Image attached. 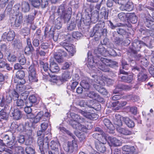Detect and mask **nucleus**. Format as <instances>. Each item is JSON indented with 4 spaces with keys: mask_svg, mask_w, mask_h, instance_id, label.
<instances>
[{
    "mask_svg": "<svg viewBox=\"0 0 154 154\" xmlns=\"http://www.w3.org/2000/svg\"><path fill=\"white\" fill-rule=\"evenodd\" d=\"M40 64L41 67L43 68L44 71L46 72L45 73L43 72H42L43 75V79H47L48 78L50 73L49 72V68L48 67V63H44L42 61L40 62Z\"/></svg>",
    "mask_w": 154,
    "mask_h": 154,
    "instance_id": "obj_14",
    "label": "nucleus"
},
{
    "mask_svg": "<svg viewBox=\"0 0 154 154\" xmlns=\"http://www.w3.org/2000/svg\"><path fill=\"white\" fill-rule=\"evenodd\" d=\"M25 76V73L24 71L20 70L18 71L16 74V76L17 79H19L17 82H18V83H21L22 84H24L26 81L23 79Z\"/></svg>",
    "mask_w": 154,
    "mask_h": 154,
    "instance_id": "obj_18",
    "label": "nucleus"
},
{
    "mask_svg": "<svg viewBox=\"0 0 154 154\" xmlns=\"http://www.w3.org/2000/svg\"><path fill=\"white\" fill-rule=\"evenodd\" d=\"M42 112V115L39 118V121L42 120L43 121H45L48 119V117L50 116L49 113L48 112H45L44 113L43 111H40L39 112Z\"/></svg>",
    "mask_w": 154,
    "mask_h": 154,
    "instance_id": "obj_46",
    "label": "nucleus"
},
{
    "mask_svg": "<svg viewBox=\"0 0 154 154\" xmlns=\"http://www.w3.org/2000/svg\"><path fill=\"white\" fill-rule=\"evenodd\" d=\"M64 9V6L61 5L59 7L57 12L61 18L63 19L65 21H67L70 19L71 12L70 11H65Z\"/></svg>",
    "mask_w": 154,
    "mask_h": 154,
    "instance_id": "obj_8",
    "label": "nucleus"
},
{
    "mask_svg": "<svg viewBox=\"0 0 154 154\" xmlns=\"http://www.w3.org/2000/svg\"><path fill=\"white\" fill-rule=\"evenodd\" d=\"M98 58L100 59V61L97 62L95 60H92L91 62H89L87 66L89 68L93 69L94 67V63H95L96 64L97 67L99 69L103 72H106L109 71V69L107 65H106V63H109L108 65L112 68L118 66V63L116 61H112L110 60L104 58Z\"/></svg>",
    "mask_w": 154,
    "mask_h": 154,
    "instance_id": "obj_1",
    "label": "nucleus"
},
{
    "mask_svg": "<svg viewBox=\"0 0 154 154\" xmlns=\"http://www.w3.org/2000/svg\"><path fill=\"white\" fill-rule=\"evenodd\" d=\"M49 146L51 150L48 151L49 154H59V148L60 146V143L58 141H51L49 144Z\"/></svg>",
    "mask_w": 154,
    "mask_h": 154,
    "instance_id": "obj_10",
    "label": "nucleus"
},
{
    "mask_svg": "<svg viewBox=\"0 0 154 154\" xmlns=\"http://www.w3.org/2000/svg\"><path fill=\"white\" fill-rule=\"evenodd\" d=\"M78 147L77 144L74 140H72V142H66L63 145L64 150L69 153H72L74 150H76Z\"/></svg>",
    "mask_w": 154,
    "mask_h": 154,
    "instance_id": "obj_6",
    "label": "nucleus"
},
{
    "mask_svg": "<svg viewBox=\"0 0 154 154\" xmlns=\"http://www.w3.org/2000/svg\"><path fill=\"white\" fill-rule=\"evenodd\" d=\"M108 14L109 12L105 8H103L101 9L100 15L101 16V18L104 17L105 19H107Z\"/></svg>",
    "mask_w": 154,
    "mask_h": 154,
    "instance_id": "obj_42",
    "label": "nucleus"
},
{
    "mask_svg": "<svg viewBox=\"0 0 154 154\" xmlns=\"http://www.w3.org/2000/svg\"><path fill=\"white\" fill-rule=\"evenodd\" d=\"M109 141L111 146H120L121 145V141L116 138L109 137Z\"/></svg>",
    "mask_w": 154,
    "mask_h": 154,
    "instance_id": "obj_32",
    "label": "nucleus"
},
{
    "mask_svg": "<svg viewBox=\"0 0 154 154\" xmlns=\"http://www.w3.org/2000/svg\"><path fill=\"white\" fill-rule=\"evenodd\" d=\"M124 122L129 128H132L134 126V122L128 117L125 118Z\"/></svg>",
    "mask_w": 154,
    "mask_h": 154,
    "instance_id": "obj_39",
    "label": "nucleus"
},
{
    "mask_svg": "<svg viewBox=\"0 0 154 154\" xmlns=\"http://www.w3.org/2000/svg\"><path fill=\"white\" fill-rule=\"evenodd\" d=\"M129 14V13H125L121 12L118 14V17L121 20L124 22L128 19Z\"/></svg>",
    "mask_w": 154,
    "mask_h": 154,
    "instance_id": "obj_36",
    "label": "nucleus"
},
{
    "mask_svg": "<svg viewBox=\"0 0 154 154\" xmlns=\"http://www.w3.org/2000/svg\"><path fill=\"white\" fill-rule=\"evenodd\" d=\"M15 83L17 82L16 85V90L18 92H21L23 91L26 89L25 86L23 85L24 84H22L21 83H18V82H16V79H14Z\"/></svg>",
    "mask_w": 154,
    "mask_h": 154,
    "instance_id": "obj_37",
    "label": "nucleus"
},
{
    "mask_svg": "<svg viewBox=\"0 0 154 154\" xmlns=\"http://www.w3.org/2000/svg\"><path fill=\"white\" fill-rule=\"evenodd\" d=\"M103 123L104 125L109 129H111V127L112 126L110 121L108 119H105L103 120Z\"/></svg>",
    "mask_w": 154,
    "mask_h": 154,
    "instance_id": "obj_48",
    "label": "nucleus"
},
{
    "mask_svg": "<svg viewBox=\"0 0 154 154\" xmlns=\"http://www.w3.org/2000/svg\"><path fill=\"white\" fill-rule=\"evenodd\" d=\"M70 116L72 119V121L70 122L72 126V123L76 124V123H79V122L82 123L85 121L84 119L81 117L79 115L74 113H70Z\"/></svg>",
    "mask_w": 154,
    "mask_h": 154,
    "instance_id": "obj_13",
    "label": "nucleus"
},
{
    "mask_svg": "<svg viewBox=\"0 0 154 154\" xmlns=\"http://www.w3.org/2000/svg\"><path fill=\"white\" fill-rule=\"evenodd\" d=\"M26 102L24 100L20 99L17 100L16 102L17 105L18 106L20 107V108L23 107V106H25L26 104Z\"/></svg>",
    "mask_w": 154,
    "mask_h": 154,
    "instance_id": "obj_49",
    "label": "nucleus"
},
{
    "mask_svg": "<svg viewBox=\"0 0 154 154\" xmlns=\"http://www.w3.org/2000/svg\"><path fill=\"white\" fill-rule=\"evenodd\" d=\"M37 143L39 146V149L45 147V144L43 142V137H39L38 138L37 140Z\"/></svg>",
    "mask_w": 154,
    "mask_h": 154,
    "instance_id": "obj_47",
    "label": "nucleus"
},
{
    "mask_svg": "<svg viewBox=\"0 0 154 154\" xmlns=\"http://www.w3.org/2000/svg\"><path fill=\"white\" fill-rule=\"evenodd\" d=\"M92 77L91 80L93 81L92 84L94 87L100 93L106 94L107 93L106 90L103 87L104 83L100 80V77L97 75H93Z\"/></svg>",
    "mask_w": 154,
    "mask_h": 154,
    "instance_id": "obj_2",
    "label": "nucleus"
},
{
    "mask_svg": "<svg viewBox=\"0 0 154 154\" xmlns=\"http://www.w3.org/2000/svg\"><path fill=\"white\" fill-rule=\"evenodd\" d=\"M21 125H19L16 122H13L11 126V128L13 129H17L18 130H19V128L22 127Z\"/></svg>",
    "mask_w": 154,
    "mask_h": 154,
    "instance_id": "obj_53",
    "label": "nucleus"
},
{
    "mask_svg": "<svg viewBox=\"0 0 154 154\" xmlns=\"http://www.w3.org/2000/svg\"><path fill=\"white\" fill-rule=\"evenodd\" d=\"M82 36V34L79 32H74L72 33L73 38L77 39H79Z\"/></svg>",
    "mask_w": 154,
    "mask_h": 154,
    "instance_id": "obj_59",
    "label": "nucleus"
},
{
    "mask_svg": "<svg viewBox=\"0 0 154 154\" xmlns=\"http://www.w3.org/2000/svg\"><path fill=\"white\" fill-rule=\"evenodd\" d=\"M14 137V136L13 134H10L9 135L4 134L3 135V139L4 141H6L7 142Z\"/></svg>",
    "mask_w": 154,
    "mask_h": 154,
    "instance_id": "obj_55",
    "label": "nucleus"
},
{
    "mask_svg": "<svg viewBox=\"0 0 154 154\" xmlns=\"http://www.w3.org/2000/svg\"><path fill=\"white\" fill-rule=\"evenodd\" d=\"M94 53L96 54V56H94V59L89 60V58L88 60V63H90L92 61V60H95L96 61L98 62L100 61V59H99L98 57L102 58L100 57L98 54H100L104 57H107L109 55L108 53V51H107L105 48L102 45H99V47L97 49L94 50Z\"/></svg>",
    "mask_w": 154,
    "mask_h": 154,
    "instance_id": "obj_5",
    "label": "nucleus"
},
{
    "mask_svg": "<svg viewBox=\"0 0 154 154\" xmlns=\"http://www.w3.org/2000/svg\"><path fill=\"white\" fill-rule=\"evenodd\" d=\"M9 107L8 105L6 104L0 111V119H5L7 118V115L6 111L9 109Z\"/></svg>",
    "mask_w": 154,
    "mask_h": 154,
    "instance_id": "obj_28",
    "label": "nucleus"
},
{
    "mask_svg": "<svg viewBox=\"0 0 154 154\" xmlns=\"http://www.w3.org/2000/svg\"><path fill=\"white\" fill-rule=\"evenodd\" d=\"M34 51V49L32 46H27L24 50L25 53L27 55L32 54Z\"/></svg>",
    "mask_w": 154,
    "mask_h": 154,
    "instance_id": "obj_44",
    "label": "nucleus"
},
{
    "mask_svg": "<svg viewBox=\"0 0 154 154\" xmlns=\"http://www.w3.org/2000/svg\"><path fill=\"white\" fill-rule=\"evenodd\" d=\"M145 26L150 30L154 29V22L151 20L146 19L144 22Z\"/></svg>",
    "mask_w": 154,
    "mask_h": 154,
    "instance_id": "obj_33",
    "label": "nucleus"
},
{
    "mask_svg": "<svg viewBox=\"0 0 154 154\" xmlns=\"http://www.w3.org/2000/svg\"><path fill=\"white\" fill-rule=\"evenodd\" d=\"M71 76V74L70 72H66L63 74L62 78L63 80L66 81L70 78Z\"/></svg>",
    "mask_w": 154,
    "mask_h": 154,
    "instance_id": "obj_50",
    "label": "nucleus"
},
{
    "mask_svg": "<svg viewBox=\"0 0 154 154\" xmlns=\"http://www.w3.org/2000/svg\"><path fill=\"white\" fill-rule=\"evenodd\" d=\"M25 151L27 154H35V149L30 146L26 147Z\"/></svg>",
    "mask_w": 154,
    "mask_h": 154,
    "instance_id": "obj_51",
    "label": "nucleus"
},
{
    "mask_svg": "<svg viewBox=\"0 0 154 154\" xmlns=\"http://www.w3.org/2000/svg\"><path fill=\"white\" fill-rule=\"evenodd\" d=\"M122 149L123 154H134L135 152V148L133 146L125 145L122 147Z\"/></svg>",
    "mask_w": 154,
    "mask_h": 154,
    "instance_id": "obj_16",
    "label": "nucleus"
},
{
    "mask_svg": "<svg viewBox=\"0 0 154 154\" xmlns=\"http://www.w3.org/2000/svg\"><path fill=\"white\" fill-rule=\"evenodd\" d=\"M15 34L13 31H10L7 33L6 32L4 33L2 35V38L4 40H7L8 41H12L15 37Z\"/></svg>",
    "mask_w": 154,
    "mask_h": 154,
    "instance_id": "obj_17",
    "label": "nucleus"
},
{
    "mask_svg": "<svg viewBox=\"0 0 154 154\" xmlns=\"http://www.w3.org/2000/svg\"><path fill=\"white\" fill-rule=\"evenodd\" d=\"M127 87V86L126 85L119 84L116 86V88L113 91V93L114 94H117L119 92L120 90L126 88Z\"/></svg>",
    "mask_w": 154,
    "mask_h": 154,
    "instance_id": "obj_41",
    "label": "nucleus"
},
{
    "mask_svg": "<svg viewBox=\"0 0 154 154\" xmlns=\"http://www.w3.org/2000/svg\"><path fill=\"white\" fill-rule=\"evenodd\" d=\"M119 8L122 11H130L133 10L134 5L132 2H128L124 5H121Z\"/></svg>",
    "mask_w": 154,
    "mask_h": 154,
    "instance_id": "obj_19",
    "label": "nucleus"
},
{
    "mask_svg": "<svg viewBox=\"0 0 154 154\" xmlns=\"http://www.w3.org/2000/svg\"><path fill=\"white\" fill-rule=\"evenodd\" d=\"M42 112H38L36 116H35L31 112L27 114V117L28 119H31L30 121L32 125L36 124L39 122V118L42 115Z\"/></svg>",
    "mask_w": 154,
    "mask_h": 154,
    "instance_id": "obj_12",
    "label": "nucleus"
},
{
    "mask_svg": "<svg viewBox=\"0 0 154 154\" xmlns=\"http://www.w3.org/2000/svg\"><path fill=\"white\" fill-rule=\"evenodd\" d=\"M32 5L34 7L37 8L41 4L40 0H29Z\"/></svg>",
    "mask_w": 154,
    "mask_h": 154,
    "instance_id": "obj_57",
    "label": "nucleus"
},
{
    "mask_svg": "<svg viewBox=\"0 0 154 154\" xmlns=\"http://www.w3.org/2000/svg\"><path fill=\"white\" fill-rule=\"evenodd\" d=\"M14 1L13 0L11 1L9 3L7 7L6 11L8 12H10L11 10V8L14 3Z\"/></svg>",
    "mask_w": 154,
    "mask_h": 154,
    "instance_id": "obj_62",
    "label": "nucleus"
},
{
    "mask_svg": "<svg viewBox=\"0 0 154 154\" xmlns=\"http://www.w3.org/2000/svg\"><path fill=\"white\" fill-rule=\"evenodd\" d=\"M40 47H39L37 48L36 50V53L40 54L41 56H44L45 55L46 53L47 52V51H40Z\"/></svg>",
    "mask_w": 154,
    "mask_h": 154,
    "instance_id": "obj_63",
    "label": "nucleus"
},
{
    "mask_svg": "<svg viewBox=\"0 0 154 154\" xmlns=\"http://www.w3.org/2000/svg\"><path fill=\"white\" fill-rule=\"evenodd\" d=\"M19 62L21 65H23L26 62V59L23 55H21L18 58Z\"/></svg>",
    "mask_w": 154,
    "mask_h": 154,
    "instance_id": "obj_61",
    "label": "nucleus"
},
{
    "mask_svg": "<svg viewBox=\"0 0 154 154\" xmlns=\"http://www.w3.org/2000/svg\"><path fill=\"white\" fill-rule=\"evenodd\" d=\"M95 146L97 150L101 152L104 153L106 151V148L103 143L97 141L95 142Z\"/></svg>",
    "mask_w": 154,
    "mask_h": 154,
    "instance_id": "obj_24",
    "label": "nucleus"
},
{
    "mask_svg": "<svg viewBox=\"0 0 154 154\" xmlns=\"http://www.w3.org/2000/svg\"><path fill=\"white\" fill-rule=\"evenodd\" d=\"M133 70H137L140 72L137 75V81L139 83L144 82L147 79V75L146 74V70L143 68H139L137 66L134 67Z\"/></svg>",
    "mask_w": 154,
    "mask_h": 154,
    "instance_id": "obj_7",
    "label": "nucleus"
},
{
    "mask_svg": "<svg viewBox=\"0 0 154 154\" xmlns=\"http://www.w3.org/2000/svg\"><path fill=\"white\" fill-rule=\"evenodd\" d=\"M23 15L21 13L16 15L14 24L15 27H18L20 26L23 22Z\"/></svg>",
    "mask_w": 154,
    "mask_h": 154,
    "instance_id": "obj_22",
    "label": "nucleus"
},
{
    "mask_svg": "<svg viewBox=\"0 0 154 154\" xmlns=\"http://www.w3.org/2000/svg\"><path fill=\"white\" fill-rule=\"evenodd\" d=\"M119 80L121 81L130 83L131 82L133 79V75H120L119 76Z\"/></svg>",
    "mask_w": 154,
    "mask_h": 154,
    "instance_id": "obj_20",
    "label": "nucleus"
},
{
    "mask_svg": "<svg viewBox=\"0 0 154 154\" xmlns=\"http://www.w3.org/2000/svg\"><path fill=\"white\" fill-rule=\"evenodd\" d=\"M54 57L56 61L58 63H61L63 60L62 56L59 55L57 53H56L54 54Z\"/></svg>",
    "mask_w": 154,
    "mask_h": 154,
    "instance_id": "obj_54",
    "label": "nucleus"
},
{
    "mask_svg": "<svg viewBox=\"0 0 154 154\" xmlns=\"http://www.w3.org/2000/svg\"><path fill=\"white\" fill-rule=\"evenodd\" d=\"M127 104L126 101H116L112 102V106L113 107L112 109L113 111H117L122 107L125 106Z\"/></svg>",
    "mask_w": 154,
    "mask_h": 154,
    "instance_id": "obj_11",
    "label": "nucleus"
},
{
    "mask_svg": "<svg viewBox=\"0 0 154 154\" xmlns=\"http://www.w3.org/2000/svg\"><path fill=\"white\" fill-rule=\"evenodd\" d=\"M128 18L133 23H135L137 21V17L134 13H129Z\"/></svg>",
    "mask_w": 154,
    "mask_h": 154,
    "instance_id": "obj_40",
    "label": "nucleus"
},
{
    "mask_svg": "<svg viewBox=\"0 0 154 154\" xmlns=\"http://www.w3.org/2000/svg\"><path fill=\"white\" fill-rule=\"evenodd\" d=\"M94 131L97 132V133L101 134H102V136L104 137V139H106L107 137L106 134L99 127H96L95 128Z\"/></svg>",
    "mask_w": 154,
    "mask_h": 154,
    "instance_id": "obj_56",
    "label": "nucleus"
},
{
    "mask_svg": "<svg viewBox=\"0 0 154 154\" xmlns=\"http://www.w3.org/2000/svg\"><path fill=\"white\" fill-rule=\"evenodd\" d=\"M49 75L51 78L49 80L51 82L53 83V84L55 83L57 85H59L61 83V81L59 77H57L55 75H51L50 74Z\"/></svg>",
    "mask_w": 154,
    "mask_h": 154,
    "instance_id": "obj_30",
    "label": "nucleus"
},
{
    "mask_svg": "<svg viewBox=\"0 0 154 154\" xmlns=\"http://www.w3.org/2000/svg\"><path fill=\"white\" fill-rule=\"evenodd\" d=\"M102 27L100 24H97L94 27L93 32L95 35L100 37L101 35Z\"/></svg>",
    "mask_w": 154,
    "mask_h": 154,
    "instance_id": "obj_26",
    "label": "nucleus"
},
{
    "mask_svg": "<svg viewBox=\"0 0 154 154\" xmlns=\"http://www.w3.org/2000/svg\"><path fill=\"white\" fill-rule=\"evenodd\" d=\"M11 117L16 120H18L21 118L20 111L18 109H13L11 108L10 112Z\"/></svg>",
    "mask_w": 154,
    "mask_h": 154,
    "instance_id": "obj_15",
    "label": "nucleus"
},
{
    "mask_svg": "<svg viewBox=\"0 0 154 154\" xmlns=\"http://www.w3.org/2000/svg\"><path fill=\"white\" fill-rule=\"evenodd\" d=\"M144 40H146L144 42L141 41L135 40L132 43V46L130 48L129 51L134 54H136L137 51H140L143 46H147V43L148 41H149V40L148 37H145Z\"/></svg>",
    "mask_w": 154,
    "mask_h": 154,
    "instance_id": "obj_3",
    "label": "nucleus"
},
{
    "mask_svg": "<svg viewBox=\"0 0 154 154\" xmlns=\"http://www.w3.org/2000/svg\"><path fill=\"white\" fill-rule=\"evenodd\" d=\"M37 99L35 96L34 95H31L29 96V100H27L26 103L29 106H32L33 103L36 102Z\"/></svg>",
    "mask_w": 154,
    "mask_h": 154,
    "instance_id": "obj_35",
    "label": "nucleus"
},
{
    "mask_svg": "<svg viewBox=\"0 0 154 154\" xmlns=\"http://www.w3.org/2000/svg\"><path fill=\"white\" fill-rule=\"evenodd\" d=\"M72 126L73 128L83 132L86 131L87 130L86 127L80 124L79 123H76V124L72 123Z\"/></svg>",
    "mask_w": 154,
    "mask_h": 154,
    "instance_id": "obj_29",
    "label": "nucleus"
},
{
    "mask_svg": "<svg viewBox=\"0 0 154 154\" xmlns=\"http://www.w3.org/2000/svg\"><path fill=\"white\" fill-rule=\"evenodd\" d=\"M36 13L35 11L34 10L28 15L25 16L24 17L25 22L27 23H31L35 18Z\"/></svg>",
    "mask_w": 154,
    "mask_h": 154,
    "instance_id": "obj_21",
    "label": "nucleus"
},
{
    "mask_svg": "<svg viewBox=\"0 0 154 154\" xmlns=\"http://www.w3.org/2000/svg\"><path fill=\"white\" fill-rule=\"evenodd\" d=\"M29 80L31 83L38 81L35 66L34 65H31L29 68Z\"/></svg>",
    "mask_w": 154,
    "mask_h": 154,
    "instance_id": "obj_9",
    "label": "nucleus"
},
{
    "mask_svg": "<svg viewBox=\"0 0 154 154\" xmlns=\"http://www.w3.org/2000/svg\"><path fill=\"white\" fill-rule=\"evenodd\" d=\"M78 104L81 107H86L88 106L90 108H92L95 109H97L95 106V104L94 103V104H93L92 106L91 105H88L86 100H79L78 103Z\"/></svg>",
    "mask_w": 154,
    "mask_h": 154,
    "instance_id": "obj_27",
    "label": "nucleus"
},
{
    "mask_svg": "<svg viewBox=\"0 0 154 154\" xmlns=\"http://www.w3.org/2000/svg\"><path fill=\"white\" fill-rule=\"evenodd\" d=\"M75 23L74 22L71 21L67 27V29L70 31H72L75 29Z\"/></svg>",
    "mask_w": 154,
    "mask_h": 154,
    "instance_id": "obj_60",
    "label": "nucleus"
},
{
    "mask_svg": "<svg viewBox=\"0 0 154 154\" xmlns=\"http://www.w3.org/2000/svg\"><path fill=\"white\" fill-rule=\"evenodd\" d=\"M116 119L114 121V124L119 127L122 126V121H123L125 119V117L122 116L120 115H116Z\"/></svg>",
    "mask_w": 154,
    "mask_h": 154,
    "instance_id": "obj_23",
    "label": "nucleus"
},
{
    "mask_svg": "<svg viewBox=\"0 0 154 154\" xmlns=\"http://www.w3.org/2000/svg\"><path fill=\"white\" fill-rule=\"evenodd\" d=\"M59 129V130L62 132L66 133L70 137H72L73 138V139L74 140L75 139V136H74V134L71 133L70 131L68 130H67L65 128L63 127H60Z\"/></svg>",
    "mask_w": 154,
    "mask_h": 154,
    "instance_id": "obj_43",
    "label": "nucleus"
},
{
    "mask_svg": "<svg viewBox=\"0 0 154 154\" xmlns=\"http://www.w3.org/2000/svg\"><path fill=\"white\" fill-rule=\"evenodd\" d=\"M14 150L17 154H24V150L21 146L16 147L14 148Z\"/></svg>",
    "mask_w": 154,
    "mask_h": 154,
    "instance_id": "obj_52",
    "label": "nucleus"
},
{
    "mask_svg": "<svg viewBox=\"0 0 154 154\" xmlns=\"http://www.w3.org/2000/svg\"><path fill=\"white\" fill-rule=\"evenodd\" d=\"M29 29L28 28H24L21 30V33L24 35H27L29 33Z\"/></svg>",
    "mask_w": 154,
    "mask_h": 154,
    "instance_id": "obj_64",
    "label": "nucleus"
},
{
    "mask_svg": "<svg viewBox=\"0 0 154 154\" xmlns=\"http://www.w3.org/2000/svg\"><path fill=\"white\" fill-rule=\"evenodd\" d=\"M88 82V79L83 80L81 82L80 85L84 89L88 90L90 88Z\"/></svg>",
    "mask_w": 154,
    "mask_h": 154,
    "instance_id": "obj_38",
    "label": "nucleus"
},
{
    "mask_svg": "<svg viewBox=\"0 0 154 154\" xmlns=\"http://www.w3.org/2000/svg\"><path fill=\"white\" fill-rule=\"evenodd\" d=\"M72 40V38L70 35L67 36V38L63 42L60 43V45L64 48L66 50L68 51L73 56L76 51L75 49L70 44V42Z\"/></svg>",
    "mask_w": 154,
    "mask_h": 154,
    "instance_id": "obj_4",
    "label": "nucleus"
},
{
    "mask_svg": "<svg viewBox=\"0 0 154 154\" xmlns=\"http://www.w3.org/2000/svg\"><path fill=\"white\" fill-rule=\"evenodd\" d=\"M11 94L12 96L13 97V99L16 100L19 97V95L18 93L14 90H10L9 92V94Z\"/></svg>",
    "mask_w": 154,
    "mask_h": 154,
    "instance_id": "obj_58",
    "label": "nucleus"
},
{
    "mask_svg": "<svg viewBox=\"0 0 154 154\" xmlns=\"http://www.w3.org/2000/svg\"><path fill=\"white\" fill-rule=\"evenodd\" d=\"M60 69L58 65L55 63L52 62L50 63L49 71L52 73H57L59 70Z\"/></svg>",
    "mask_w": 154,
    "mask_h": 154,
    "instance_id": "obj_25",
    "label": "nucleus"
},
{
    "mask_svg": "<svg viewBox=\"0 0 154 154\" xmlns=\"http://www.w3.org/2000/svg\"><path fill=\"white\" fill-rule=\"evenodd\" d=\"M117 131L120 133L125 135L131 134V132L126 128H123L118 127L117 128Z\"/></svg>",
    "mask_w": 154,
    "mask_h": 154,
    "instance_id": "obj_34",
    "label": "nucleus"
},
{
    "mask_svg": "<svg viewBox=\"0 0 154 154\" xmlns=\"http://www.w3.org/2000/svg\"><path fill=\"white\" fill-rule=\"evenodd\" d=\"M22 11L24 13L28 12L30 9L29 4L26 2H23L21 5Z\"/></svg>",
    "mask_w": 154,
    "mask_h": 154,
    "instance_id": "obj_31",
    "label": "nucleus"
},
{
    "mask_svg": "<svg viewBox=\"0 0 154 154\" xmlns=\"http://www.w3.org/2000/svg\"><path fill=\"white\" fill-rule=\"evenodd\" d=\"M15 136L13 137L10 140H9L6 143V146L10 148L11 149H12L13 147V144L15 142Z\"/></svg>",
    "mask_w": 154,
    "mask_h": 154,
    "instance_id": "obj_45",
    "label": "nucleus"
}]
</instances>
